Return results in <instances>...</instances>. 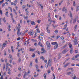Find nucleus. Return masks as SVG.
I'll return each mask as SVG.
<instances>
[{"label":"nucleus","instance_id":"nucleus-23","mask_svg":"<svg viewBox=\"0 0 79 79\" xmlns=\"http://www.w3.org/2000/svg\"><path fill=\"white\" fill-rule=\"evenodd\" d=\"M18 44L17 45V48H19V42L17 43Z\"/></svg>","mask_w":79,"mask_h":79},{"label":"nucleus","instance_id":"nucleus-10","mask_svg":"<svg viewBox=\"0 0 79 79\" xmlns=\"http://www.w3.org/2000/svg\"><path fill=\"white\" fill-rule=\"evenodd\" d=\"M58 44H56L54 46V49H56V48H58Z\"/></svg>","mask_w":79,"mask_h":79},{"label":"nucleus","instance_id":"nucleus-45","mask_svg":"<svg viewBox=\"0 0 79 79\" xmlns=\"http://www.w3.org/2000/svg\"><path fill=\"white\" fill-rule=\"evenodd\" d=\"M69 48H71L72 47V44H70L69 45Z\"/></svg>","mask_w":79,"mask_h":79},{"label":"nucleus","instance_id":"nucleus-40","mask_svg":"<svg viewBox=\"0 0 79 79\" xmlns=\"http://www.w3.org/2000/svg\"><path fill=\"white\" fill-rule=\"evenodd\" d=\"M0 13H1V15H2L3 13V12H2V10H0Z\"/></svg>","mask_w":79,"mask_h":79},{"label":"nucleus","instance_id":"nucleus-29","mask_svg":"<svg viewBox=\"0 0 79 79\" xmlns=\"http://www.w3.org/2000/svg\"><path fill=\"white\" fill-rule=\"evenodd\" d=\"M73 48H72L71 50H70V51H71L70 52V53H73Z\"/></svg>","mask_w":79,"mask_h":79},{"label":"nucleus","instance_id":"nucleus-28","mask_svg":"<svg viewBox=\"0 0 79 79\" xmlns=\"http://www.w3.org/2000/svg\"><path fill=\"white\" fill-rule=\"evenodd\" d=\"M79 6H77V10H76V11H77L78 10H79Z\"/></svg>","mask_w":79,"mask_h":79},{"label":"nucleus","instance_id":"nucleus-54","mask_svg":"<svg viewBox=\"0 0 79 79\" xmlns=\"http://www.w3.org/2000/svg\"><path fill=\"white\" fill-rule=\"evenodd\" d=\"M48 73H50V70H48Z\"/></svg>","mask_w":79,"mask_h":79},{"label":"nucleus","instance_id":"nucleus-57","mask_svg":"<svg viewBox=\"0 0 79 79\" xmlns=\"http://www.w3.org/2000/svg\"><path fill=\"white\" fill-rule=\"evenodd\" d=\"M10 16H11L12 18H13V15H12V14L11 13H10Z\"/></svg>","mask_w":79,"mask_h":79},{"label":"nucleus","instance_id":"nucleus-27","mask_svg":"<svg viewBox=\"0 0 79 79\" xmlns=\"http://www.w3.org/2000/svg\"><path fill=\"white\" fill-rule=\"evenodd\" d=\"M48 21L50 22V23H49V24H52V20L49 19Z\"/></svg>","mask_w":79,"mask_h":79},{"label":"nucleus","instance_id":"nucleus-22","mask_svg":"<svg viewBox=\"0 0 79 79\" xmlns=\"http://www.w3.org/2000/svg\"><path fill=\"white\" fill-rule=\"evenodd\" d=\"M39 28H37V29H36V32H35V35H36V34H37V32L38 31H39Z\"/></svg>","mask_w":79,"mask_h":79},{"label":"nucleus","instance_id":"nucleus-59","mask_svg":"<svg viewBox=\"0 0 79 79\" xmlns=\"http://www.w3.org/2000/svg\"><path fill=\"white\" fill-rule=\"evenodd\" d=\"M17 2H18V0H16L14 1V3H17Z\"/></svg>","mask_w":79,"mask_h":79},{"label":"nucleus","instance_id":"nucleus-32","mask_svg":"<svg viewBox=\"0 0 79 79\" xmlns=\"http://www.w3.org/2000/svg\"><path fill=\"white\" fill-rule=\"evenodd\" d=\"M63 1H61L60 3H59V6H60V5H61V3H62L63 2Z\"/></svg>","mask_w":79,"mask_h":79},{"label":"nucleus","instance_id":"nucleus-31","mask_svg":"<svg viewBox=\"0 0 79 79\" xmlns=\"http://www.w3.org/2000/svg\"><path fill=\"white\" fill-rule=\"evenodd\" d=\"M18 26L19 27L18 28H19V29H20V27H21V25H20V23H18Z\"/></svg>","mask_w":79,"mask_h":79},{"label":"nucleus","instance_id":"nucleus-11","mask_svg":"<svg viewBox=\"0 0 79 79\" xmlns=\"http://www.w3.org/2000/svg\"><path fill=\"white\" fill-rule=\"evenodd\" d=\"M33 33V32H32V31H30L28 34H29L30 35H33V34H32V33Z\"/></svg>","mask_w":79,"mask_h":79},{"label":"nucleus","instance_id":"nucleus-39","mask_svg":"<svg viewBox=\"0 0 79 79\" xmlns=\"http://www.w3.org/2000/svg\"><path fill=\"white\" fill-rule=\"evenodd\" d=\"M20 55H21V54H20V53H19L17 54L18 57H19V56H20Z\"/></svg>","mask_w":79,"mask_h":79},{"label":"nucleus","instance_id":"nucleus-62","mask_svg":"<svg viewBox=\"0 0 79 79\" xmlns=\"http://www.w3.org/2000/svg\"><path fill=\"white\" fill-rule=\"evenodd\" d=\"M6 66H8V64H9L8 63H7V62H6Z\"/></svg>","mask_w":79,"mask_h":79},{"label":"nucleus","instance_id":"nucleus-30","mask_svg":"<svg viewBox=\"0 0 79 79\" xmlns=\"http://www.w3.org/2000/svg\"><path fill=\"white\" fill-rule=\"evenodd\" d=\"M26 8V5H23L22 7V8L23 10H24V8Z\"/></svg>","mask_w":79,"mask_h":79},{"label":"nucleus","instance_id":"nucleus-18","mask_svg":"<svg viewBox=\"0 0 79 79\" xmlns=\"http://www.w3.org/2000/svg\"><path fill=\"white\" fill-rule=\"evenodd\" d=\"M76 19H74L73 20V24H75V23H76Z\"/></svg>","mask_w":79,"mask_h":79},{"label":"nucleus","instance_id":"nucleus-47","mask_svg":"<svg viewBox=\"0 0 79 79\" xmlns=\"http://www.w3.org/2000/svg\"><path fill=\"white\" fill-rule=\"evenodd\" d=\"M60 39L62 40H63L64 39V37H63V36H62L61 37Z\"/></svg>","mask_w":79,"mask_h":79},{"label":"nucleus","instance_id":"nucleus-7","mask_svg":"<svg viewBox=\"0 0 79 79\" xmlns=\"http://www.w3.org/2000/svg\"><path fill=\"white\" fill-rule=\"evenodd\" d=\"M41 50L42 52H41V53H45V50L44 49V48L41 49Z\"/></svg>","mask_w":79,"mask_h":79},{"label":"nucleus","instance_id":"nucleus-46","mask_svg":"<svg viewBox=\"0 0 79 79\" xmlns=\"http://www.w3.org/2000/svg\"><path fill=\"white\" fill-rule=\"evenodd\" d=\"M35 67L37 68V69H38V68H39V66H38V65H37V64L36 65Z\"/></svg>","mask_w":79,"mask_h":79},{"label":"nucleus","instance_id":"nucleus-44","mask_svg":"<svg viewBox=\"0 0 79 79\" xmlns=\"http://www.w3.org/2000/svg\"><path fill=\"white\" fill-rule=\"evenodd\" d=\"M21 39V38L20 37H19L17 39V40H19Z\"/></svg>","mask_w":79,"mask_h":79},{"label":"nucleus","instance_id":"nucleus-9","mask_svg":"<svg viewBox=\"0 0 79 79\" xmlns=\"http://www.w3.org/2000/svg\"><path fill=\"white\" fill-rule=\"evenodd\" d=\"M31 25H33V26H34V25H35V22L34 21H31Z\"/></svg>","mask_w":79,"mask_h":79},{"label":"nucleus","instance_id":"nucleus-25","mask_svg":"<svg viewBox=\"0 0 79 79\" xmlns=\"http://www.w3.org/2000/svg\"><path fill=\"white\" fill-rule=\"evenodd\" d=\"M6 45V44L3 43L2 44V48H3V47L5 46V45Z\"/></svg>","mask_w":79,"mask_h":79},{"label":"nucleus","instance_id":"nucleus-64","mask_svg":"<svg viewBox=\"0 0 79 79\" xmlns=\"http://www.w3.org/2000/svg\"><path fill=\"white\" fill-rule=\"evenodd\" d=\"M12 18V20H13V23H14V22L15 21V20L13 18Z\"/></svg>","mask_w":79,"mask_h":79},{"label":"nucleus","instance_id":"nucleus-34","mask_svg":"<svg viewBox=\"0 0 79 79\" xmlns=\"http://www.w3.org/2000/svg\"><path fill=\"white\" fill-rule=\"evenodd\" d=\"M71 72L67 73V75H69V74H71Z\"/></svg>","mask_w":79,"mask_h":79},{"label":"nucleus","instance_id":"nucleus-16","mask_svg":"<svg viewBox=\"0 0 79 79\" xmlns=\"http://www.w3.org/2000/svg\"><path fill=\"white\" fill-rule=\"evenodd\" d=\"M38 45H40V47H43V46H42V44H41V43H40V42H39L38 43Z\"/></svg>","mask_w":79,"mask_h":79},{"label":"nucleus","instance_id":"nucleus-8","mask_svg":"<svg viewBox=\"0 0 79 79\" xmlns=\"http://www.w3.org/2000/svg\"><path fill=\"white\" fill-rule=\"evenodd\" d=\"M70 18H71V19H72L73 18V15H72V13H71V12L70 11Z\"/></svg>","mask_w":79,"mask_h":79},{"label":"nucleus","instance_id":"nucleus-12","mask_svg":"<svg viewBox=\"0 0 79 79\" xmlns=\"http://www.w3.org/2000/svg\"><path fill=\"white\" fill-rule=\"evenodd\" d=\"M69 63H67L66 64H65V65H64V68H65V67H66V66H68V65H69Z\"/></svg>","mask_w":79,"mask_h":79},{"label":"nucleus","instance_id":"nucleus-49","mask_svg":"<svg viewBox=\"0 0 79 79\" xmlns=\"http://www.w3.org/2000/svg\"><path fill=\"white\" fill-rule=\"evenodd\" d=\"M1 61L2 62H4V60H3V58L1 59Z\"/></svg>","mask_w":79,"mask_h":79},{"label":"nucleus","instance_id":"nucleus-21","mask_svg":"<svg viewBox=\"0 0 79 79\" xmlns=\"http://www.w3.org/2000/svg\"><path fill=\"white\" fill-rule=\"evenodd\" d=\"M46 29L47 31V32L48 33H50V30H48V27H47V28H46Z\"/></svg>","mask_w":79,"mask_h":79},{"label":"nucleus","instance_id":"nucleus-2","mask_svg":"<svg viewBox=\"0 0 79 79\" xmlns=\"http://www.w3.org/2000/svg\"><path fill=\"white\" fill-rule=\"evenodd\" d=\"M16 29L18 30L17 31V35L18 36H19V32L20 31V29L18 27H16Z\"/></svg>","mask_w":79,"mask_h":79},{"label":"nucleus","instance_id":"nucleus-61","mask_svg":"<svg viewBox=\"0 0 79 79\" xmlns=\"http://www.w3.org/2000/svg\"><path fill=\"white\" fill-rule=\"evenodd\" d=\"M44 63H47V60H45L44 61Z\"/></svg>","mask_w":79,"mask_h":79},{"label":"nucleus","instance_id":"nucleus-26","mask_svg":"<svg viewBox=\"0 0 79 79\" xmlns=\"http://www.w3.org/2000/svg\"><path fill=\"white\" fill-rule=\"evenodd\" d=\"M54 32L56 34H58V31L57 30H56V31H55Z\"/></svg>","mask_w":79,"mask_h":79},{"label":"nucleus","instance_id":"nucleus-13","mask_svg":"<svg viewBox=\"0 0 79 79\" xmlns=\"http://www.w3.org/2000/svg\"><path fill=\"white\" fill-rule=\"evenodd\" d=\"M51 44H52V45H55L57 44V43L56 42H52L51 43Z\"/></svg>","mask_w":79,"mask_h":79},{"label":"nucleus","instance_id":"nucleus-6","mask_svg":"<svg viewBox=\"0 0 79 79\" xmlns=\"http://www.w3.org/2000/svg\"><path fill=\"white\" fill-rule=\"evenodd\" d=\"M68 51L66 49L64 50L62 52V53H63V54H64L65 53H66Z\"/></svg>","mask_w":79,"mask_h":79},{"label":"nucleus","instance_id":"nucleus-42","mask_svg":"<svg viewBox=\"0 0 79 79\" xmlns=\"http://www.w3.org/2000/svg\"><path fill=\"white\" fill-rule=\"evenodd\" d=\"M39 39H40V40H42V37H39Z\"/></svg>","mask_w":79,"mask_h":79},{"label":"nucleus","instance_id":"nucleus-3","mask_svg":"<svg viewBox=\"0 0 79 79\" xmlns=\"http://www.w3.org/2000/svg\"><path fill=\"white\" fill-rule=\"evenodd\" d=\"M46 44L47 46L49 48H50L51 47V45H50V42L48 41H47L46 42Z\"/></svg>","mask_w":79,"mask_h":79},{"label":"nucleus","instance_id":"nucleus-50","mask_svg":"<svg viewBox=\"0 0 79 79\" xmlns=\"http://www.w3.org/2000/svg\"><path fill=\"white\" fill-rule=\"evenodd\" d=\"M55 18H58V15H55Z\"/></svg>","mask_w":79,"mask_h":79},{"label":"nucleus","instance_id":"nucleus-63","mask_svg":"<svg viewBox=\"0 0 79 79\" xmlns=\"http://www.w3.org/2000/svg\"><path fill=\"white\" fill-rule=\"evenodd\" d=\"M77 79L76 77H74L73 78V79Z\"/></svg>","mask_w":79,"mask_h":79},{"label":"nucleus","instance_id":"nucleus-36","mask_svg":"<svg viewBox=\"0 0 79 79\" xmlns=\"http://www.w3.org/2000/svg\"><path fill=\"white\" fill-rule=\"evenodd\" d=\"M27 32V30H26V31H24V32L23 33V35H24Z\"/></svg>","mask_w":79,"mask_h":79},{"label":"nucleus","instance_id":"nucleus-43","mask_svg":"<svg viewBox=\"0 0 79 79\" xmlns=\"http://www.w3.org/2000/svg\"><path fill=\"white\" fill-rule=\"evenodd\" d=\"M66 46H67V45L66 44L64 45V47H63V48H65V47H66Z\"/></svg>","mask_w":79,"mask_h":79},{"label":"nucleus","instance_id":"nucleus-60","mask_svg":"<svg viewBox=\"0 0 79 79\" xmlns=\"http://www.w3.org/2000/svg\"><path fill=\"white\" fill-rule=\"evenodd\" d=\"M9 28H11V26L9 24V26H8Z\"/></svg>","mask_w":79,"mask_h":79},{"label":"nucleus","instance_id":"nucleus-24","mask_svg":"<svg viewBox=\"0 0 79 79\" xmlns=\"http://www.w3.org/2000/svg\"><path fill=\"white\" fill-rule=\"evenodd\" d=\"M32 64V62H31L30 64V66H29L30 67H31Z\"/></svg>","mask_w":79,"mask_h":79},{"label":"nucleus","instance_id":"nucleus-52","mask_svg":"<svg viewBox=\"0 0 79 79\" xmlns=\"http://www.w3.org/2000/svg\"><path fill=\"white\" fill-rule=\"evenodd\" d=\"M59 20H61V17L60 16H59Z\"/></svg>","mask_w":79,"mask_h":79},{"label":"nucleus","instance_id":"nucleus-56","mask_svg":"<svg viewBox=\"0 0 79 79\" xmlns=\"http://www.w3.org/2000/svg\"><path fill=\"white\" fill-rule=\"evenodd\" d=\"M73 22V20H70V24H72V22Z\"/></svg>","mask_w":79,"mask_h":79},{"label":"nucleus","instance_id":"nucleus-15","mask_svg":"<svg viewBox=\"0 0 79 79\" xmlns=\"http://www.w3.org/2000/svg\"><path fill=\"white\" fill-rule=\"evenodd\" d=\"M29 51H31V52H34V49L32 48H30Z\"/></svg>","mask_w":79,"mask_h":79},{"label":"nucleus","instance_id":"nucleus-35","mask_svg":"<svg viewBox=\"0 0 79 79\" xmlns=\"http://www.w3.org/2000/svg\"><path fill=\"white\" fill-rule=\"evenodd\" d=\"M4 0H2L1 1H0V5L2 4V3L3 2Z\"/></svg>","mask_w":79,"mask_h":79},{"label":"nucleus","instance_id":"nucleus-1","mask_svg":"<svg viewBox=\"0 0 79 79\" xmlns=\"http://www.w3.org/2000/svg\"><path fill=\"white\" fill-rule=\"evenodd\" d=\"M74 45H77V37H75L74 38Z\"/></svg>","mask_w":79,"mask_h":79},{"label":"nucleus","instance_id":"nucleus-37","mask_svg":"<svg viewBox=\"0 0 79 79\" xmlns=\"http://www.w3.org/2000/svg\"><path fill=\"white\" fill-rule=\"evenodd\" d=\"M5 4L4 3L2 4V8H3V7H4V6H5Z\"/></svg>","mask_w":79,"mask_h":79},{"label":"nucleus","instance_id":"nucleus-20","mask_svg":"<svg viewBox=\"0 0 79 79\" xmlns=\"http://www.w3.org/2000/svg\"><path fill=\"white\" fill-rule=\"evenodd\" d=\"M9 57H10V59H11L12 60H13V57H12V56H11V55L10 54L9 56Z\"/></svg>","mask_w":79,"mask_h":79},{"label":"nucleus","instance_id":"nucleus-33","mask_svg":"<svg viewBox=\"0 0 79 79\" xmlns=\"http://www.w3.org/2000/svg\"><path fill=\"white\" fill-rule=\"evenodd\" d=\"M8 12L7 11L6 12V13L5 14V15H6V16H8Z\"/></svg>","mask_w":79,"mask_h":79},{"label":"nucleus","instance_id":"nucleus-51","mask_svg":"<svg viewBox=\"0 0 79 79\" xmlns=\"http://www.w3.org/2000/svg\"><path fill=\"white\" fill-rule=\"evenodd\" d=\"M5 65H4L3 67V70H5Z\"/></svg>","mask_w":79,"mask_h":79},{"label":"nucleus","instance_id":"nucleus-19","mask_svg":"<svg viewBox=\"0 0 79 79\" xmlns=\"http://www.w3.org/2000/svg\"><path fill=\"white\" fill-rule=\"evenodd\" d=\"M79 53L76 55L75 56V58H77L78 57H79Z\"/></svg>","mask_w":79,"mask_h":79},{"label":"nucleus","instance_id":"nucleus-41","mask_svg":"<svg viewBox=\"0 0 79 79\" xmlns=\"http://www.w3.org/2000/svg\"><path fill=\"white\" fill-rule=\"evenodd\" d=\"M73 6H75V5H76V2L75 1L73 2Z\"/></svg>","mask_w":79,"mask_h":79},{"label":"nucleus","instance_id":"nucleus-48","mask_svg":"<svg viewBox=\"0 0 79 79\" xmlns=\"http://www.w3.org/2000/svg\"><path fill=\"white\" fill-rule=\"evenodd\" d=\"M21 62V58H19V63H20Z\"/></svg>","mask_w":79,"mask_h":79},{"label":"nucleus","instance_id":"nucleus-17","mask_svg":"<svg viewBox=\"0 0 79 79\" xmlns=\"http://www.w3.org/2000/svg\"><path fill=\"white\" fill-rule=\"evenodd\" d=\"M40 59H41V60H45V58H44V57L42 56H41V57H40Z\"/></svg>","mask_w":79,"mask_h":79},{"label":"nucleus","instance_id":"nucleus-5","mask_svg":"<svg viewBox=\"0 0 79 79\" xmlns=\"http://www.w3.org/2000/svg\"><path fill=\"white\" fill-rule=\"evenodd\" d=\"M64 11L65 13H66V8L65 7H64L62 9V11Z\"/></svg>","mask_w":79,"mask_h":79},{"label":"nucleus","instance_id":"nucleus-14","mask_svg":"<svg viewBox=\"0 0 79 79\" xmlns=\"http://www.w3.org/2000/svg\"><path fill=\"white\" fill-rule=\"evenodd\" d=\"M2 19L3 21L4 22V23H6V21L5 20V18H2Z\"/></svg>","mask_w":79,"mask_h":79},{"label":"nucleus","instance_id":"nucleus-58","mask_svg":"<svg viewBox=\"0 0 79 79\" xmlns=\"http://www.w3.org/2000/svg\"><path fill=\"white\" fill-rule=\"evenodd\" d=\"M77 25H76L75 26V27L74 28H77Z\"/></svg>","mask_w":79,"mask_h":79},{"label":"nucleus","instance_id":"nucleus-55","mask_svg":"<svg viewBox=\"0 0 79 79\" xmlns=\"http://www.w3.org/2000/svg\"><path fill=\"white\" fill-rule=\"evenodd\" d=\"M13 11H14V13H15L16 12V10H15L14 9H13Z\"/></svg>","mask_w":79,"mask_h":79},{"label":"nucleus","instance_id":"nucleus-4","mask_svg":"<svg viewBox=\"0 0 79 79\" xmlns=\"http://www.w3.org/2000/svg\"><path fill=\"white\" fill-rule=\"evenodd\" d=\"M52 65V60L51 59H49L48 61V65L51 66Z\"/></svg>","mask_w":79,"mask_h":79},{"label":"nucleus","instance_id":"nucleus-53","mask_svg":"<svg viewBox=\"0 0 79 79\" xmlns=\"http://www.w3.org/2000/svg\"><path fill=\"white\" fill-rule=\"evenodd\" d=\"M27 23H28V24L29 25V20H27Z\"/></svg>","mask_w":79,"mask_h":79},{"label":"nucleus","instance_id":"nucleus-38","mask_svg":"<svg viewBox=\"0 0 79 79\" xmlns=\"http://www.w3.org/2000/svg\"><path fill=\"white\" fill-rule=\"evenodd\" d=\"M35 63H38V60H37V59H36L35 60Z\"/></svg>","mask_w":79,"mask_h":79}]
</instances>
